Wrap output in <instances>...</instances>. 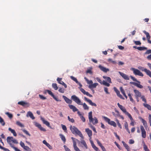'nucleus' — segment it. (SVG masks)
<instances>
[{"mask_svg": "<svg viewBox=\"0 0 151 151\" xmlns=\"http://www.w3.org/2000/svg\"><path fill=\"white\" fill-rule=\"evenodd\" d=\"M131 70L133 71V73L135 75H138L142 77H143L144 76L143 73L137 69L132 68H131Z\"/></svg>", "mask_w": 151, "mask_h": 151, "instance_id": "nucleus-7", "label": "nucleus"}, {"mask_svg": "<svg viewBox=\"0 0 151 151\" xmlns=\"http://www.w3.org/2000/svg\"><path fill=\"white\" fill-rule=\"evenodd\" d=\"M134 43L137 45H141V43L140 41H134Z\"/></svg>", "mask_w": 151, "mask_h": 151, "instance_id": "nucleus-53", "label": "nucleus"}, {"mask_svg": "<svg viewBox=\"0 0 151 151\" xmlns=\"http://www.w3.org/2000/svg\"><path fill=\"white\" fill-rule=\"evenodd\" d=\"M23 149L26 151H31V149L28 146H25Z\"/></svg>", "mask_w": 151, "mask_h": 151, "instance_id": "nucleus-49", "label": "nucleus"}, {"mask_svg": "<svg viewBox=\"0 0 151 151\" xmlns=\"http://www.w3.org/2000/svg\"><path fill=\"white\" fill-rule=\"evenodd\" d=\"M146 58L148 60H151V54L148 55L146 57Z\"/></svg>", "mask_w": 151, "mask_h": 151, "instance_id": "nucleus-64", "label": "nucleus"}, {"mask_svg": "<svg viewBox=\"0 0 151 151\" xmlns=\"http://www.w3.org/2000/svg\"><path fill=\"white\" fill-rule=\"evenodd\" d=\"M140 129L142 132V136L143 138H145L146 137V132L144 127L142 126H140Z\"/></svg>", "mask_w": 151, "mask_h": 151, "instance_id": "nucleus-9", "label": "nucleus"}, {"mask_svg": "<svg viewBox=\"0 0 151 151\" xmlns=\"http://www.w3.org/2000/svg\"><path fill=\"white\" fill-rule=\"evenodd\" d=\"M71 99L76 103L79 105H83V103L81 102L79 99L75 95H73L71 97Z\"/></svg>", "mask_w": 151, "mask_h": 151, "instance_id": "nucleus-6", "label": "nucleus"}, {"mask_svg": "<svg viewBox=\"0 0 151 151\" xmlns=\"http://www.w3.org/2000/svg\"><path fill=\"white\" fill-rule=\"evenodd\" d=\"M63 97L65 101L68 104H71L72 103V101L68 98L67 97L65 96H63Z\"/></svg>", "mask_w": 151, "mask_h": 151, "instance_id": "nucleus-20", "label": "nucleus"}, {"mask_svg": "<svg viewBox=\"0 0 151 151\" xmlns=\"http://www.w3.org/2000/svg\"><path fill=\"white\" fill-rule=\"evenodd\" d=\"M8 129L9 130V131H10L13 134L14 136L15 137L17 136V133H16L15 131L14 130L12 129L11 128H9Z\"/></svg>", "mask_w": 151, "mask_h": 151, "instance_id": "nucleus-34", "label": "nucleus"}, {"mask_svg": "<svg viewBox=\"0 0 151 151\" xmlns=\"http://www.w3.org/2000/svg\"><path fill=\"white\" fill-rule=\"evenodd\" d=\"M151 53V50L149 49L147 50L145 52V54H149Z\"/></svg>", "mask_w": 151, "mask_h": 151, "instance_id": "nucleus-59", "label": "nucleus"}, {"mask_svg": "<svg viewBox=\"0 0 151 151\" xmlns=\"http://www.w3.org/2000/svg\"><path fill=\"white\" fill-rule=\"evenodd\" d=\"M62 129L65 132H67V127L66 126L63 124H61Z\"/></svg>", "mask_w": 151, "mask_h": 151, "instance_id": "nucleus-52", "label": "nucleus"}, {"mask_svg": "<svg viewBox=\"0 0 151 151\" xmlns=\"http://www.w3.org/2000/svg\"><path fill=\"white\" fill-rule=\"evenodd\" d=\"M128 96L130 100L131 101L132 103H134V100L133 99L132 97V95L130 93H129L128 94Z\"/></svg>", "mask_w": 151, "mask_h": 151, "instance_id": "nucleus-37", "label": "nucleus"}, {"mask_svg": "<svg viewBox=\"0 0 151 151\" xmlns=\"http://www.w3.org/2000/svg\"><path fill=\"white\" fill-rule=\"evenodd\" d=\"M103 78L106 80L107 82H108L109 83H111V78L109 77L106 76H104Z\"/></svg>", "mask_w": 151, "mask_h": 151, "instance_id": "nucleus-28", "label": "nucleus"}, {"mask_svg": "<svg viewBox=\"0 0 151 151\" xmlns=\"http://www.w3.org/2000/svg\"><path fill=\"white\" fill-rule=\"evenodd\" d=\"M117 104L119 107L125 114H127V112H128L127 111L126 109L124 106L120 104L119 103H117Z\"/></svg>", "mask_w": 151, "mask_h": 151, "instance_id": "nucleus-14", "label": "nucleus"}, {"mask_svg": "<svg viewBox=\"0 0 151 151\" xmlns=\"http://www.w3.org/2000/svg\"><path fill=\"white\" fill-rule=\"evenodd\" d=\"M134 92L135 93V97H140L142 99V101L145 103L147 102L146 99L145 98L144 96H141V93L138 90L136 89L134 90Z\"/></svg>", "mask_w": 151, "mask_h": 151, "instance_id": "nucleus-4", "label": "nucleus"}, {"mask_svg": "<svg viewBox=\"0 0 151 151\" xmlns=\"http://www.w3.org/2000/svg\"><path fill=\"white\" fill-rule=\"evenodd\" d=\"M71 139L73 140V147L74 148V144L75 142L76 143V146L77 147V144H76V142L75 141L74 139L76 140V141H77L78 142H79V140H78V139H75V138H74V137H71Z\"/></svg>", "mask_w": 151, "mask_h": 151, "instance_id": "nucleus-50", "label": "nucleus"}, {"mask_svg": "<svg viewBox=\"0 0 151 151\" xmlns=\"http://www.w3.org/2000/svg\"><path fill=\"white\" fill-rule=\"evenodd\" d=\"M68 120L71 122L72 123H73L74 122V120L73 118L70 119L69 116L68 117Z\"/></svg>", "mask_w": 151, "mask_h": 151, "instance_id": "nucleus-57", "label": "nucleus"}, {"mask_svg": "<svg viewBox=\"0 0 151 151\" xmlns=\"http://www.w3.org/2000/svg\"><path fill=\"white\" fill-rule=\"evenodd\" d=\"M47 147L49 148L50 149H52V147L45 140H44L42 142Z\"/></svg>", "mask_w": 151, "mask_h": 151, "instance_id": "nucleus-26", "label": "nucleus"}, {"mask_svg": "<svg viewBox=\"0 0 151 151\" xmlns=\"http://www.w3.org/2000/svg\"><path fill=\"white\" fill-rule=\"evenodd\" d=\"M130 77L133 81L135 82H130V84L133 85L140 88H143V86L140 84V81L137 80L136 78L132 76H130Z\"/></svg>", "mask_w": 151, "mask_h": 151, "instance_id": "nucleus-2", "label": "nucleus"}, {"mask_svg": "<svg viewBox=\"0 0 151 151\" xmlns=\"http://www.w3.org/2000/svg\"><path fill=\"white\" fill-rule=\"evenodd\" d=\"M12 147L15 150V151H21L20 150L18 149L17 148L14 147V145L12 146Z\"/></svg>", "mask_w": 151, "mask_h": 151, "instance_id": "nucleus-63", "label": "nucleus"}, {"mask_svg": "<svg viewBox=\"0 0 151 151\" xmlns=\"http://www.w3.org/2000/svg\"><path fill=\"white\" fill-rule=\"evenodd\" d=\"M138 68L142 71L145 72L146 74L151 78V72L149 70L141 66L139 67Z\"/></svg>", "mask_w": 151, "mask_h": 151, "instance_id": "nucleus-8", "label": "nucleus"}, {"mask_svg": "<svg viewBox=\"0 0 151 151\" xmlns=\"http://www.w3.org/2000/svg\"><path fill=\"white\" fill-rule=\"evenodd\" d=\"M102 118L109 124L113 126L114 127H116V124L114 122L111 121L106 116H102Z\"/></svg>", "mask_w": 151, "mask_h": 151, "instance_id": "nucleus-5", "label": "nucleus"}, {"mask_svg": "<svg viewBox=\"0 0 151 151\" xmlns=\"http://www.w3.org/2000/svg\"><path fill=\"white\" fill-rule=\"evenodd\" d=\"M16 124L21 127H24V125L19 121H17L16 122Z\"/></svg>", "mask_w": 151, "mask_h": 151, "instance_id": "nucleus-45", "label": "nucleus"}, {"mask_svg": "<svg viewBox=\"0 0 151 151\" xmlns=\"http://www.w3.org/2000/svg\"><path fill=\"white\" fill-rule=\"evenodd\" d=\"M18 104L23 106H26V105L28 104V103L24 101H21L19 102L18 103Z\"/></svg>", "mask_w": 151, "mask_h": 151, "instance_id": "nucleus-30", "label": "nucleus"}, {"mask_svg": "<svg viewBox=\"0 0 151 151\" xmlns=\"http://www.w3.org/2000/svg\"><path fill=\"white\" fill-rule=\"evenodd\" d=\"M20 146L23 148H24L26 146L25 145L24 143L22 141L20 143Z\"/></svg>", "mask_w": 151, "mask_h": 151, "instance_id": "nucleus-62", "label": "nucleus"}, {"mask_svg": "<svg viewBox=\"0 0 151 151\" xmlns=\"http://www.w3.org/2000/svg\"><path fill=\"white\" fill-rule=\"evenodd\" d=\"M70 129L72 133L75 135L77 134L82 139H84V137L81 132L78 129L74 126H72L70 125Z\"/></svg>", "mask_w": 151, "mask_h": 151, "instance_id": "nucleus-1", "label": "nucleus"}, {"mask_svg": "<svg viewBox=\"0 0 151 151\" xmlns=\"http://www.w3.org/2000/svg\"><path fill=\"white\" fill-rule=\"evenodd\" d=\"M87 82L88 84H89V85L90 84H91L93 83V82L92 80H89L88 79H87Z\"/></svg>", "mask_w": 151, "mask_h": 151, "instance_id": "nucleus-60", "label": "nucleus"}, {"mask_svg": "<svg viewBox=\"0 0 151 151\" xmlns=\"http://www.w3.org/2000/svg\"><path fill=\"white\" fill-rule=\"evenodd\" d=\"M92 112L90 111L88 113V119L90 122H91L93 125L96 124L98 123V121L97 118L95 117L93 118L92 117Z\"/></svg>", "mask_w": 151, "mask_h": 151, "instance_id": "nucleus-3", "label": "nucleus"}, {"mask_svg": "<svg viewBox=\"0 0 151 151\" xmlns=\"http://www.w3.org/2000/svg\"><path fill=\"white\" fill-rule=\"evenodd\" d=\"M5 114L7 115L10 118V119H12L13 117V115L12 114L9 113L8 112H7L5 113Z\"/></svg>", "mask_w": 151, "mask_h": 151, "instance_id": "nucleus-51", "label": "nucleus"}, {"mask_svg": "<svg viewBox=\"0 0 151 151\" xmlns=\"http://www.w3.org/2000/svg\"><path fill=\"white\" fill-rule=\"evenodd\" d=\"M145 103L143 104L144 106L146 108H147L149 110L151 111V106L149 104H146Z\"/></svg>", "mask_w": 151, "mask_h": 151, "instance_id": "nucleus-33", "label": "nucleus"}, {"mask_svg": "<svg viewBox=\"0 0 151 151\" xmlns=\"http://www.w3.org/2000/svg\"><path fill=\"white\" fill-rule=\"evenodd\" d=\"M81 91L84 94L86 95L87 96L90 97H92V96L91 94H89L88 92L86 91L84 89L81 88H79Z\"/></svg>", "mask_w": 151, "mask_h": 151, "instance_id": "nucleus-16", "label": "nucleus"}, {"mask_svg": "<svg viewBox=\"0 0 151 151\" xmlns=\"http://www.w3.org/2000/svg\"><path fill=\"white\" fill-rule=\"evenodd\" d=\"M22 130L23 132L25 133L26 134L29 135V136H30V134L27 131L24 129H23Z\"/></svg>", "mask_w": 151, "mask_h": 151, "instance_id": "nucleus-58", "label": "nucleus"}, {"mask_svg": "<svg viewBox=\"0 0 151 151\" xmlns=\"http://www.w3.org/2000/svg\"><path fill=\"white\" fill-rule=\"evenodd\" d=\"M108 61L109 62L111 63L114 64H116V62L115 61L112 60L111 58L108 59Z\"/></svg>", "mask_w": 151, "mask_h": 151, "instance_id": "nucleus-38", "label": "nucleus"}, {"mask_svg": "<svg viewBox=\"0 0 151 151\" xmlns=\"http://www.w3.org/2000/svg\"><path fill=\"white\" fill-rule=\"evenodd\" d=\"M52 88H54L55 90H57L58 89V87L57 86V84L55 83H53L52 85Z\"/></svg>", "mask_w": 151, "mask_h": 151, "instance_id": "nucleus-36", "label": "nucleus"}, {"mask_svg": "<svg viewBox=\"0 0 151 151\" xmlns=\"http://www.w3.org/2000/svg\"><path fill=\"white\" fill-rule=\"evenodd\" d=\"M98 85V83H92L91 84L89 85L88 86V88L91 89L93 88H95Z\"/></svg>", "mask_w": 151, "mask_h": 151, "instance_id": "nucleus-23", "label": "nucleus"}, {"mask_svg": "<svg viewBox=\"0 0 151 151\" xmlns=\"http://www.w3.org/2000/svg\"><path fill=\"white\" fill-rule=\"evenodd\" d=\"M99 68L101 70L105 73L109 71V69L108 68H106L101 65H99Z\"/></svg>", "mask_w": 151, "mask_h": 151, "instance_id": "nucleus-18", "label": "nucleus"}, {"mask_svg": "<svg viewBox=\"0 0 151 151\" xmlns=\"http://www.w3.org/2000/svg\"><path fill=\"white\" fill-rule=\"evenodd\" d=\"M95 78L99 82L101 83V84H102L103 81H102L98 77H96Z\"/></svg>", "mask_w": 151, "mask_h": 151, "instance_id": "nucleus-54", "label": "nucleus"}, {"mask_svg": "<svg viewBox=\"0 0 151 151\" xmlns=\"http://www.w3.org/2000/svg\"><path fill=\"white\" fill-rule=\"evenodd\" d=\"M92 147L96 151H100L99 149L94 144V143L91 140H90Z\"/></svg>", "mask_w": 151, "mask_h": 151, "instance_id": "nucleus-21", "label": "nucleus"}, {"mask_svg": "<svg viewBox=\"0 0 151 151\" xmlns=\"http://www.w3.org/2000/svg\"><path fill=\"white\" fill-rule=\"evenodd\" d=\"M69 106L70 109H72L73 112H76L78 110L75 106L72 105H69Z\"/></svg>", "mask_w": 151, "mask_h": 151, "instance_id": "nucleus-25", "label": "nucleus"}, {"mask_svg": "<svg viewBox=\"0 0 151 151\" xmlns=\"http://www.w3.org/2000/svg\"><path fill=\"white\" fill-rule=\"evenodd\" d=\"M35 125L37 127H38L41 131H42L43 132H46V129L42 127L41 125L39 124V123L37 122H35Z\"/></svg>", "mask_w": 151, "mask_h": 151, "instance_id": "nucleus-11", "label": "nucleus"}, {"mask_svg": "<svg viewBox=\"0 0 151 151\" xmlns=\"http://www.w3.org/2000/svg\"><path fill=\"white\" fill-rule=\"evenodd\" d=\"M147 49V48L144 47H139L138 50H143Z\"/></svg>", "mask_w": 151, "mask_h": 151, "instance_id": "nucleus-41", "label": "nucleus"}, {"mask_svg": "<svg viewBox=\"0 0 151 151\" xmlns=\"http://www.w3.org/2000/svg\"><path fill=\"white\" fill-rule=\"evenodd\" d=\"M65 90V89L63 88H59L58 90V91L62 93H64Z\"/></svg>", "mask_w": 151, "mask_h": 151, "instance_id": "nucleus-48", "label": "nucleus"}, {"mask_svg": "<svg viewBox=\"0 0 151 151\" xmlns=\"http://www.w3.org/2000/svg\"><path fill=\"white\" fill-rule=\"evenodd\" d=\"M102 84L108 87L109 86H110V84L109 83H107L104 80L103 81V83Z\"/></svg>", "mask_w": 151, "mask_h": 151, "instance_id": "nucleus-47", "label": "nucleus"}, {"mask_svg": "<svg viewBox=\"0 0 151 151\" xmlns=\"http://www.w3.org/2000/svg\"><path fill=\"white\" fill-rule=\"evenodd\" d=\"M85 131L88 134V137L91 139L92 135V131L90 130L89 128H86L85 129Z\"/></svg>", "mask_w": 151, "mask_h": 151, "instance_id": "nucleus-15", "label": "nucleus"}, {"mask_svg": "<svg viewBox=\"0 0 151 151\" xmlns=\"http://www.w3.org/2000/svg\"><path fill=\"white\" fill-rule=\"evenodd\" d=\"M114 91L116 92L117 96L119 94V93H120V92L115 87H114Z\"/></svg>", "mask_w": 151, "mask_h": 151, "instance_id": "nucleus-56", "label": "nucleus"}, {"mask_svg": "<svg viewBox=\"0 0 151 151\" xmlns=\"http://www.w3.org/2000/svg\"><path fill=\"white\" fill-rule=\"evenodd\" d=\"M139 119L141 120L145 127L146 128H147L148 127V125L147 122L141 117H139Z\"/></svg>", "mask_w": 151, "mask_h": 151, "instance_id": "nucleus-19", "label": "nucleus"}, {"mask_svg": "<svg viewBox=\"0 0 151 151\" xmlns=\"http://www.w3.org/2000/svg\"><path fill=\"white\" fill-rule=\"evenodd\" d=\"M81 144L83 145L85 147L86 149H87L88 148V146L86 142L84 140H82L81 141Z\"/></svg>", "mask_w": 151, "mask_h": 151, "instance_id": "nucleus-31", "label": "nucleus"}, {"mask_svg": "<svg viewBox=\"0 0 151 151\" xmlns=\"http://www.w3.org/2000/svg\"><path fill=\"white\" fill-rule=\"evenodd\" d=\"M64 147L65 151H71L66 146L64 145Z\"/></svg>", "mask_w": 151, "mask_h": 151, "instance_id": "nucleus-61", "label": "nucleus"}, {"mask_svg": "<svg viewBox=\"0 0 151 151\" xmlns=\"http://www.w3.org/2000/svg\"><path fill=\"white\" fill-rule=\"evenodd\" d=\"M84 99L85 101L87 102L92 106H97L96 104L95 103L93 102L91 100L88 99L86 97H84Z\"/></svg>", "mask_w": 151, "mask_h": 151, "instance_id": "nucleus-10", "label": "nucleus"}, {"mask_svg": "<svg viewBox=\"0 0 151 151\" xmlns=\"http://www.w3.org/2000/svg\"><path fill=\"white\" fill-rule=\"evenodd\" d=\"M62 78H58L57 79L58 82L63 86L65 88L67 87V85L63 81H62Z\"/></svg>", "mask_w": 151, "mask_h": 151, "instance_id": "nucleus-13", "label": "nucleus"}, {"mask_svg": "<svg viewBox=\"0 0 151 151\" xmlns=\"http://www.w3.org/2000/svg\"><path fill=\"white\" fill-rule=\"evenodd\" d=\"M115 112H116V114H115V112H112V114L115 117H119V116H120V113L119 112L115 109Z\"/></svg>", "mask_w": 151, "mask_h": 151, "instance_id": "nucleus-29", "label": "nucleus"}, {"mask_svg": "<svg viewBox=\"0 0 151 151\" xmlns=\"http://www.w3.org/2000/svg\"><path fill=\"white\" fill-rule=\"evenodd\" d=\"M126 114L128 116L129 118L130 119L131 121H134L131 115L129 113V112H127V114Z\"/></svg>", "mask_w": 151, "mask_h": 151, "instance_id": "nucleus-39", "label": "nucleus"}, {"mask_svg": "<svg viewBox=\"0 0 151 151\" xmlns=\"http://www.w3.org/2000/svg\"><path fill=\"white\" fill-rule=\"evenodd\" d=\"M59 136L62 140L63 141L64 143H65L66 142V139L65 137L62 134H60Z\"/></svg>", "mask_w": 151, "mask_h": 151, "instance_id": "nucleus-35", "label": "nucleus"}, {"mask_svg": "<svg viewBox=\"0 0 151 151\" xmlns=\"http://www.w3.org/2000/svg\"><path fill=\"white\" fill-rule=\"evenodd\" d=\"M143 143V147L144 150L145 151H150L149 150L147 146L145 145V143L144 141L142 142Z\"/></svg>", "mask_w": 151, "mask_h": 151, "instance_id": "nucleus-32", "label": "nucleus"}, {"mask_svg": "<svg viewBox=\"0 0 151 151\" xmlns=\"http://www.w3.org/2000/svg\"><path fill=\"white\" fill-rule=\"evenodd\" d=\"M26 116L27 117L29 116L32 119H35L33 114L30 111L27 112Z\"/></svg>", "mask_w": 151, "mask_h": 151, "instance_id": "nucleus-24", "label": "nucleus"}, {"mask_svg": "<svg viewBox=\"0 0 151 151\" xmlns=\"http://www.w3.org/2000/svg\"><path fill=\"white\" fill-rule=\"evenodd\" d=\"M143 32L146 35L147 41L150 40L151 37L149 34V33L148 32H147L145 30L143 31Z\"/></svg>", "mask_w": 151, "mask_h": 151, "instance_id": "nucleus-27", "label": "nucleus"}, {"mask_svg": "<svg viewBox=\"0 0 151 151\" xmlns=\"http://www.w3.org/2000/svg\"><path fill=\"white\" fill-rule=\"evenodd\" d=\"M83 107L84 108V109L85 110H88L89 109L88 107L87 106V105L85 103H83Z\"/></svg>", "mask_w": 151, "mask_h": 151, "instance_id": "nucleus-42", "label": "nucleus"}, {"mask_svg": "<svg viewBox=\"0 0 151 151\" xmlns=\"http://www.w3.org/2000/svg\"><path fill=\"white\" fill-rule=\"evenodd\" d=\"M70 78L72 80L75 81L76 83H78V81L76 78L73 76H71Z\"/></svg>", "mask_w": 151, "mask_h": 151, "instance_id": "nucleus-46", "label": "nucleus"}, {"mask_svg": "<svg viewBox=\"0 0 151 151\" xmlns=\"http://www.w3.org/2000/svg\"><path fill=\"white\" fill-rule=\"evenodd\" d=\"M13 137H8L7 138V142L10 145V146H13L14 145H12L11 142H13Z\"/></svg>", "mask_w": 151, "mask_h": 151, "instance_id": "nucleus-17", "label": "nucleus"}, {"mask_svg": "<svg viewBox=\"0 0 151 151\" xmlns=\"http://www.w3.org/2000/svg\"><path fill=\"white\" fill-rule=\"evenodd\" d=\"M0 123L3 126L5 125V123L4 121V120L1 116H0Z\"/></svg>", "mask_w": 151, "mask_h": 151, "instance_id": "nucleus-44", "label": "nucleus"}, {"mask_svg": "<svg viewBox=\"0 0 151 151\" xmlns=\"http://www.w3.org/2000/svg\"><path fill=\"white\" fill-rule=\"evenodd\" d=\"M126 114L128 116L129 118L130 119L131 121H134L131 115L129 113V112H127V114Z\"/></svg>", "mask_w": 151, "mask_h": 151, "instance_id": "nucleus-40", "label": "nucleus"}, {"mask_svg": "<svg viewBox=\"0 0 151 151\" xmlns=\"http://www.w3.org/2000/svg\"><path fill=\"white\" fill-rule=\"evenodd\" d=\"M41 119L42 121L44 124H45L48 127H50V123L47 121L45 120L43 118L41 117Z\"/></svg>", "mask_w": 151, "mask_h": 151, "instance_id": "nucleus-22", "label": "nucleus"}, {"mask_svg": "<svg viewBox=\"0 0 151 151\" xmlns=\"http://www.w3.org/2000/svg\"><path fill=\"white\" fill-rule=\"evenodd\" d=\"M46 91L50 95H51L52 97L54 96L55 95L53 94L52 92L50 90H47Z\"/></svg>", "mask_w": 151, "mask_h": 151, "instance_id": "nucleus-43", "label": "nucleus"}, {"mask_svg": "<svg viewBox=\"0 0 151 151\" xmlns=\"http://www.w3.org/2000/svg\"><path fill=\"white\" fill-rule=\"evenodd\" d=\"M149 122L150 126L151 127V114H150L148 116Z\"/></svg>", "mask_w": 151, "mask_h": 151, "instance_id": "nucleus-55", "label": "nucleus"}, {"mask_svg": "<svg viewBox=\"0 0 151 151\" xmlns=\"http://www.w3.org/2000/svg\"><path fill=\"white\" fill-rule=\"evenodd\" d=\"M119 73L122 77L125 80H129V77L128 75H127L126 74L120 71L119 72Z\"/></svg>", "mask_w": 151, "mask_h": 151, "instance_id": "nucleus-12", "label": "nucleus"}]
</instances>
